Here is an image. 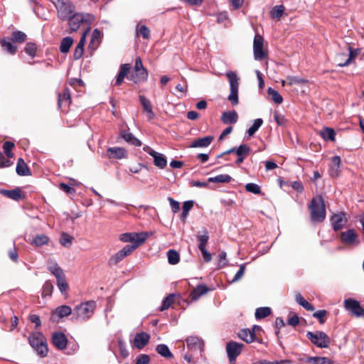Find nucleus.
<instances>
[{
	"label": "nucleus",
	"instance_id": "9b49d317",
	"mask_svg": "<svg viewBox=\"0 0 364 364\" xmlns=\"http://www.w3.org/2000/svg\"><path fill=\"white\" fill-rule=\"evenodd\" d=\"M263 37L256 33L253 41V53L256 60H262L266 57V53L263 50Z\"/></svg>",
	"mask_w": 364,
	"mask_h": 364
},
{
	"label": "nucleus",
	"instance_id": "a19ab883",
	"mask_svg": "<svg viewBox=\"0 0 364 364\" xmlns=\"http://www.w3.org/2000/svg\"><path fill=\"white\" fill-rule=\"evenodd\" d=\"M156 352L165 358H173V353L169 350L168 347L166 344H159L156 348Z\"/></svg>",
	"mask_w": 364,
	"mask_h": 364
},
{
	"label": "nucleus",
	"instance_id": "f257e3e1",
	"mask_svg": "<svg viewBox=\"0 0 364 364\" xmlns=\"http://www.w3.org/2000/svg\"><path fill=\"white\" fill-rule=\"evenodd\" d=\"M95 20V16L89 13H73L68 19V25L73 31H77L81 24L87 26V28H90L91 25Z\"/></svg>",
	"mask_w": 364,
	"mask_h": 364
},
{
	"label": "nucleus",
	"instance_id": "5701e85b",
	"mask_svg": "<svg viewBox=\"0 0 364 364\" xmlns=\"http://www.w3.org/2000/svg\"><path fill=\"white\" fill-rule=\"evenodd\" d=\"M149 73L148 71H135L134 70L132 73L127 76V78L134 82V83H140L143 82H146L148 79Z\"/></svg>",
	"mask_w": 364,
	"mask_h": 364
},
{
	"label": "nucleus",
	"instance_id": "2f4dec72",
	"mask_svg": "<svg viewBox=\"0 0 364 364\" xmlns=\"http://www.w3.org/2000/svg\"><path fill=\"white\" fill-rule=\"evenodd\" d=\"M213 139V136H207L203 138H199L194 140L190 145V147H207L211 144Z\"/></svg>",
	"mask_w": 364,
	"mask_h": 364
},
{
	"label": "nucleus",
	"instance_id": "ea45409f",
	"mask_svg": "<svg viewBox=\"0 0 364 364\" xmlns=\"http://www.w3.org/2000/svg\"><path fill=\"white\" fill-rule=\"evenodd\" d=\"M1 46L2 48L11 55H14L16 53L17 47L14 46L11 41H7L6 38L1 40Z\"/></svg>",
	"mask_w": 364,
	"mask_h": 364
},
{
	"label": "nucleus",
	"instance_id": "b1692460",
	"mask_svg": "<svg viewBox=\"0 0 364 364\" xmlns=\"http://www.w3.org/2000/svg\"><path fill=\"white\" fill-rule=\"evenodd\" d=\"M139 101L143 107L144 111L146 113L148 120H152L154 117V113L152 110L151 102L148 99H146L144 95L139 96Z\"/></svg>",
	"mask_w": 364,
	"mask_h": 364
},
{
	"label": "nucleus",
	"instance_id": "2eb2a0df",
	"mask_svg": "<svg viewBox=\"0 0 364 364\" xmlns=\"http://www.w3.org/2000/svg\"><path fill=\"white\" fill-rule=\"evenodd\" d=\"M150 340V335L146 332H140L135 335L134 340L131 341L132 346L137 349H142Z\"/></svg>",
	"mask_w": 364,
	"mask_h": 364
},
{
	"label": "nucleus",
	"instance_id": "f704fd0d",
	"mask_svg": "<svg viewBox=\"0 0 364 364\" xmlns=\"http://www.w3.org/2000/svg\"><path fill=\"white\" fill-rule=\"evenodd\" d=\"M49 237L44 235H37L34 237L31 240H30V244L34 245L36 247H41L45 245H47L49 242Z\"/></svg>",
	"mask_w": 364,
	"mask_h": 364
},
{
	"label": "nucleus",
	"instance_id": "37998d69",
	"mask_svg": "<svg viewBox=\"0 0 364 364\" xmlns=\"http://www.w3.org/2000/svg\"><path fill=\"white\" fill-rule=\"evenodd\" d=\"M193 200H187L183 203V206H182V213L181 215V219L183 223H185V221L188 217V212L193 208Z\"/></svg>",
	"mask_w": 364,
	"mask_h": 364
},
{
	"label": "nucleus",
	"instance_id": "cd10ccee",
	"mask_svg": "<svg viewBox=\"0 0 364 364\" xmlns=\"http://www.w3.org/2000/svg\"><path fill=\"white\" fill-rule=\"evenodd\" d=\"M16 171L18 175L25 176H31V172L27 164L24 162L23 159L19 158L16 164Z\"/></svg>",
	"mask_w": 364,
	"mask_h": 364
},
{
	"label": "nucleus",
	"instance_id": "0e129e2a",
	"mask_svg": "<svg viewBox=\"0 0 364 364\" xmlns=\"http://www.w3.org/2000/svg\"><path fill=\"white\" fill-rule=\"evenodd\" d=\"M36 46L33 43H28L25 47V52L30 56L34 57L36 52Z\"/></svg>",
	"mask_w": 364,
	"mask_h": 364
},
{
	"label": "nucleus",
	"instance_id": "680f3d73",
	"mask_svg": "<svg viewBox=\"0 0 364 364\" xmlns=\"http://www.w3.org/2000/svg\"><path fill=\"white\" fill-rule=\"evenodd\" d=\"M118 347L119 350L120 351V354L122 357L127 358L129 353L128 350L127 349V346L124 341H123L122 339L118 340Z\"/></svg>",
	"mask_w": 364,
	"mask_h": 364
},
{
	"label": "nucleus",
	"instance_id": "c85d7f7f",
	"mask_svg": "<svg viewBox=\"0 0 364 364\" xmlns=\"http://www.w3.org/2000/svg\"><path fill=\"white\" fill-rule=\"evenodd\" d=\"M130 68V65L127 63L122 64L120 65L119 71L115 81V85L119 86L122 83L124 77L127 75Z\"/></svg>",
	"mask_w": 364,
	"mask_h": 364
},
{
	"label": "nucleus",
	"instance_id": "c9c22d12",
	"mask_svg": "<svg viewBox=\"0 0 364 364\" xmlns=\"http://www.w3.org/2000/svg\"><path fill=\"white\" fill-rule=\"evenodd\" d=\"M152 157L154 159V164L156 167L163 169L166 166L167 160L164 154L158 153L156 151V154H154V155L152 156Z\"/></svg>",
	"mask_w": 364,
	"mask_h": 364
},
{
	"label": "nucleus",
	"instance_id": "ddd939ff",
	"mask_svg": "<svg viewBox=\"0 0 364 364\" xmlns=\"http://www.w3.org/2000/svg\"><path fill=\"white\" fill-rule=\"evenodd\" d=\"M136 250V245L134 246H124L122 250L118 251L114 255H112L109 263L110 265H115L121 262L124 257L129 255L134 250Z\"/></svg>",
	"mask_w": 364,
	"mask_h": 364
},
{
	"label": "nucleus",
	"instance_id": "a211bd4d",
	"mask_svg": "<svg viewBox=\"0 0 364 364\" xmlns=\"http://www.w3.org/2000/svg\"><path fill=\"white\" fill-rule=\"evenodd\" d=\"M107 156L109 159H126L127 157V151L122 147H109L107 150Z\"/></svg>",
	"mask_w": 364,
	"mask_h": 364
},
{
	"label": "nucleus",
	"instance_id": "864d4df0",
	"mask_svg": "<svg viewBox=\"0 0 364 364\" xmlns=\"http://www.w3.org/2000/svg\"><path fill=\"white\" fill-rule=\"evenodd\" d=\"M287 80H288L287 85L289 86L293 85H304L308 82L307 80L299 76H287Z\"/></svg>",
	"mask_w": 364,
	"mask_h": 364
},
{
	"label": "nucleus",
	"instance_id": "49530a36",
	"mask_svg": "<svg viewBox=\"0 0 364 364\" xmlns=\"http://www.w3.org/2000/svg\"><path fill=\"white\" fill-rule=\"evenodd\" d=\"M102 33L97 28H95L91 35V40L90 44L92 47H97L101 42Z\"/></svg>",
	"mask_w": 364,
	"mask_h": 364
},
{
	"label": "nucleus",
	"instance_id": "79ce46f5",
	"mask_svg": "<svg viewBox=\"0 0 364 364\" xmlns=\"http://www.w3.org/2000/svg\"><path fill=\"white\" fill-rule=\"evenodd\" d=\"M306 363L313 364H332L333 362L326 357H308L306 359Z\"/></svg>",
	"mask_w": 364,
	"mask_h": 364
},
{
	"label": "nucleus",
	"instance_id": "1a4fd4ad",
	"mask_svg": "<svg viewBox=\"0 0 364 364\" xmlns=\"http://www.w3.org/2000/svg\"><path fill=\"white\" fill-rule=\"evenodd\" d=\"M344 307L352 316L356 318H364V309L357 300L351 298L346 299L344 301Z\"/></svg>",
	"mask_w": 364,
	"mask_h": 364
},
{
	"label": "nucleus",
	"instance_id": "774afa93",
	"mask_svg": "<svg viewBox=\"0 0 364 364\" xmlns=\"http://www.w3.org/2000/svg\"><path fill=\"white\" fill-rule=\"evenodd\" d=\"M150 361V358L146 354H140L136 358L135 364H149Z\"/></svg>",
	"mask_w": 364,
	"mask_h": 364
},
{
	"label": "nucleus",
	"instance_id": "4d7b16f0",
	"mask_svg": "<svg viewBox=\"0 0 364 364\" xmlns=\"http://www.w3.org/2000/svg\"><path fill=\"white\" fill-rule=\"evenodd\" d=\"M14 147V144L11 141H5L3 145V149L8 158H12L14 156V154L12 152V149Z\"/></svg>",
	"mask_w": 364,
	"mask_h": 364
},
{
	"label": "nucleus",
	"instance_id": "aec40b11",
	"mask_svg": "<svg viewBox=\"0 0 364 364\" xmlns=\"http://www.w3.org/2000/svg\"><path fill=\"white\" fill-rule=\"evenodd\" d=\"M89 32L90 28H86V30L83 32L79 43L76 46L73 53V58L75 60L80 59L82 57L84 52V46L86 41L87 35Z\"/></svg>",
	"mask_w": 364,
	"mask_h": 364
},
{
	"label": "nucleus",
	"instance_id": "338daca9",
	"mask_svg": "<svg viewBox=\"0 0 364 364\" xmlns=\"http://www.w3.org/2000/svg\"><path fill=\"white\" fill-rule=\"evenodd\" d=\"M327 311L326 310H319L314 313L313 316L316 318L319 323L323 324L325 322L324 317L326 316Z\"/></svg>",
	"mask_w": 364,
	"mask_h": 364
},
{
	"label": "nucleus",
	"instance_id": "c756f323",
	"mask_svg": "<svg viewBox=\"0 0 364 364\" xmlns=\"http://www.w3.org/2000/svg\"><path fill=\"white\" fill-rule=\"evenodd\" d=\"M238 119V115L236 111L225 112L221 115V121L224 124H235Z\"/></svg>",
	"mask_w": 364,
	"mask_h": 364
},
{
	"label": "nucleus",
	"instance_id": "f8f14e48",
	"mask_svg": "<svg viewBox=\"0 0 364 364\" xmlns=\"http://www.w3.org/2000/svg\"><path fill=\"white\" fill-rule=\"evenodd\" d=\"M244 345L240 343L230 341L226 345L228 357L230 363L235 362L237 357L241 353Z\"/></svg>",
	"mask_w": 364,
	"mask_h": 364
},
{
	"label": "nucleus",
	"instance_id": "4be33fe9",
	"mask_svg": "<svg viewBox=\"0 0 364 364\" xmlns=\"http://www.w3.org/2000/svg\"><path fill=\"white\" fill-rule=\"evenodd\" d=\"M250 152V148L247 144H241L235 150V154L237 156V159L235 161L236 165H240L245 157L249 155Z\"/></svg>",
	"mask_w": 364,
	"mask_h": 364
},
{
	"label": "nucleus",
	"instance_id": "9d476101",
	"mask_svg": "<svg viewBox=\"0 0 364 364\" xmlns=\"http://www.w3.org/2000/svg\"><path fill=\"white\" fill-rule=\"evenodd\" d=\"M199 297H191V302L197 301V299ZM176 301L183 309L186 308L190 303V301H187L184 299V297H164V299L162 301V304H161V307L159 308V310L161 311L166 310L169 307H171L172 304H175V303Z\"/></svg>",
	"mask_w": 364,
	"mask_h": 364
},
{
	"label": "nucleus",
	"instance_id": "72a5a7b5",
	"mask_svg": "<svg viewBox=\"0 0 364 364\" xmlns=\"http://www.w3.org/2000/svg\"><path fill=\"white\" fill-rule=\"evenodd\" d=\"M48 269L56 277V279L65 276L63 269L56 262L52 261L51 259H49L48 261Z\"/></svg>",
	"mask_w": 364,
	"mask_h": 364
},
{
	"label": "nucleus",
	"instance_id": "393cba45",
	"mask_svg": "<svg viewBox=\"0 0 364 364\" xmlns=\"http://www.w3.org/2000/svg\"><path fill=\"white\" fill-rule=\"evenodd\" d=\"M71 103L70 91L69 88L65 87L62 93L58 94V104L60 107L63 106H69Z\"/></svg>",
	"mask_w": 364,
	"mask_h": 364
},
{
	"label": "nucleus",
	"instance_id": "58836bf2",
	"mask_svg": "<svg viewBox=\"0 0 364 364\" xmlns=\"http://www.w3.org/2000/svg\"><path fill=\"white\" fill-rule=\"evenodd\" d=\"M272 314V309L268 306L259 307L256 309L255 316L256 319H262Z\"/></svg>",
	"mask_w": 364,
	"mask_h": 364
},
{
	"label": "nucleus",
	"instance_id": "e2e57ef3",
	"mask_svg": "<svg viewBox=\"0 0 364 364\" xmlns=\"http://www.w3.org/2000/svg\"><path fill=\"white\" fill-rule=\"evenodd\" d=\"M274 119L279 126H284L287 123V119L284 115L279 114L277 111L274 112Z\"/></svg>",
	"mask_w": 364,
	"mask_h": 364
},
{
	"label": "nucleus",
	"instance_id": "0eeeda50",
	"mask_svg": "<svg viewBox=\"0 0 364 364\" xmlns=\"http://www.w3.org/2000/svg\"><path fill=\"white\" fill-rule=\"evenodd\" d=\"M226 76L228 78L230 89L228 99L232 105H236L238 104L239 78L237 74L232 71L228 72Z\"/></svg>",
	"mask_w": 364,
	"mask_h": 364
},
{
	"label": "nucleus",
	"instance_id": "bf43d9fd",
	"mask_svg": "<svg viewBox=\"0 0 364 364\" xmlns=\"http://www.w3.org/2000/svg\"><path fill=\"white\" fill-rule=\"evenodd\" d=\"M296 303L301 305L307 311H314V307L307 301L304 297H296Z\"/></svg>",
	"mask_w": 364,
	"mask_h": 364
},
{
	"label": "nucleus",
	"instance_id": "f3484780",
	"mask_svg": "<svg viewBox=\"0 0 364 364\" xmlns=\"http://www.w3.org/2000/svg\"><path fill=\"white\" fill-rule=\"evenodd\" d=\"M341 240L342 242L348 245H358L360 242L358 240V235L353 229H349L345 232H342L341 234Z\"/></svg>",
	"mask_w": 364,
	"mask_h": 364
},
{
	"label": "nucleus",
	"instance_id": "de8ad7c7",
	"mask_svg": "<svg viewBox=\"0 0 364 364\" xmlns=\"http://www.w3.org/2000/svg\"><path fill=\"white\" fill-rule=\"evenodd\" d=\"M232 177L228 174H220L215 177H210L208 179V182L212 183H230Z\"/></svg>",
	"mask_w": 364,
	"mask_h": 364
},
{
	"label": "nucleus",
	"instance_id": "8fccbe9b",
	"mask_svg": "<svg viewBox=\"0 0 364 364\" xmlns=\"http://www.w3.org/2000/svg\"><path fill=\"white\" fill-rule=\"evenodd\" d=\"M268 95L272 97V100L276 103V104H282L283 102V97L282 95L279 93L278 91L274 90L272 87H269L267 90Z\"/></svg>",
	"mask_w": 364,
	"mask_h": 364
},
{
	"label": "nucleus",
	"instance_id": "6ab92c4d",
	"mask_svg": "<svg viewBox=\"0 0 364 364\" xmlns=\"http://www.w3.org/2000/svg\"><path fill=\"white\" fill-rule=\"evenodd\" d=\"M346 222V215L342 213L335 214L331 218V225L335 231L342 229Z\"/></svg>",
	"mask_w": 364,
	"mask_h": 364
},
{
	"label": "nucleus",
	"instance_id": "7ed1b4c3",
	"mask_svg": "<svg viewBox=\"0 0 364 364\" xmlns=\"http://www.w3.org/2000/svg\"><path fill=\"white\" fill-rule=\"evenodd\" d=\"M309 208L312 221L320 223L326 218V208L321 196L314 198L311 200Z\"/></svg>",
	"mask_w": 364,
	"mask_h": 364
},
{
	"label": "nucleus",
	"instance_id": "423d86ee",
	"mask_svg": "<svg viewBox=\"0 0 364 364\" xmlns=\"http://www.w3.org/2000/svg\"><path fill=\"white\" fill-rule=\"evenodd\" d=\"M149 235L148 232H126L120 235L119 240L124 242H132V244L127 245L126 246H134L136 249L143 244Z\"/></svg>",
	"mask_w": 364,
	"mask_h": 364
},
{
	"label": "nucleus",
	"instance_id": "13d9d810",
	"mask_svg": "<svg viewBox=\"0 0 364 364\" xmlns=\"http://www.w3.org/2000/svg\"><path fill=\"white\" fill-rule=\"evenodd\" d=\"M245 190L247 192L254 193V194H260L261 193V188L259 185L254 183H249L245 185Z\"/></svg>",
	"mask_w": 364,
	"mask_h": 364
},
{
	"label": "nucleus",
	"instance_id": "bb28decb",
	"mask_svg": "<svg viewBox=\"0 0 364 364\" xmlns=\"http://www.w3.org/2000/svg\"><path fill=\"white\" fill-rule=\"evenodd\" d=\"M1 193L4 196L8 197L14 200H19L22 198L24 197L23 194L21 192V190L19 188H16L14 190H1Z\"/></svg>",
	"mask_w": 364,
	"mask_h": 364
},
{
	"label": "nucleus",
	"instance_id": "5fc2aeb1",
	"mask_svg": "<svg viewBox=\"0 0 364 364\" xmlns=\"http://www.w3.org/2000/svg\"><path fill=\"white\" fill-rule=\"evenodd\" d=\"M263 123V120L260 118L256 119L253 124L247 130V134L251 136L254 135V134L259 129V128L262 126Z\"/></svg>",
	"mask_w": 364,
	"mask_h": 364
},
{
	"label": "nucleus",
	"instance_id": "4c0bfd02",
	"mask_svg": "<svg viewBox=\"0 0 364 364\" xmlns=\"http://www.w3.org/2000/svg\"><path fill=\"white\" fill-rule=\"evenodd\" d=\"M213 288H209L205 284H198L194 288L189 296H203L212 291Z\"/></svg>",
	"mask_w": 364,
	"mask_h": 364
},
{
	"label": "nucleus",
	"instance_id": "39448f33",
	"mask_svg": "<svg viewBox=\"0 0 364 364\" xmlns=\"http://www.w3.org/2000/svg\"><path fill=\"white\" fill-rule=\"evenodd\" d=\"M95 307V301L90 300L77 305L74 309V313L77 318L87 320L92 316Z\"/></svg>",
	"mask_w": 364,
	"mask_h": 364
},
{
	"label": "nucleus",
	"instance_id": "052dcab7",
	"mask_svg": "<svg viewBox=\"0 0 364 364\" xmlns=\"http://www.w3.org/2000/svg\"><path fill=\"white\" fill-rule=\"evenodd\" d=\"M284 11V6L283 5L275 6L271 11V16L273 18H279Z\"/></svg>",
	"mask_w": 364,
	"mask_h": 364
},
{
	"label": "nucleus",
	"instance_id": "6e6d98bb",
	"mask_svg": "<svg viewBox=\"0 0 364 364\" xmlns=\"http://www.w3.org/2000/svg\"><path fill=\"white\" fill-rule=\"evenodd\" d=\"M73 237L68 233L63 232L60 238V243L65 247H69L72 245Z\"/></svg>",
	"mask_w": 364,
	"mask_h": 364
},
{
	"label": "nucleus",
	"instance_id": "09e8293b",
	"mask_svg": "<svg viewBox=\"0 0 364 364\" xmlns=\"http://www.w3.org/2000/svg\"><path fill=\"white\" fill-rule=\"evenodd\" d=\"M197 239H198V241L199 242L198 248L200 249L202 247H205V246L208 243V241L209 240V235H208V230L206 229H204L202 231L201 235H197Z\"/></svg>",
	"mask_w": 364,
	"mask_h": 364
},
{
	"label": "nucleus",
	"instance_id": "6e6552de",
	"mask_svg": "<svg viewBox=\"0 0 364 364\" xmlns=\"http://www.w3.org/2000/svg\"><path fill=\"white\" fill-rule=\"evenodd\" d=\"M306 337L314 345L321 348H328L331 343L329 336L323 331H308Z\"/></svg>",
	"mask_w": 364,
	"mask_h": 364
},
{
	"label": "nucleus",
	"instance_id": "473e14b6",
	"mask_svg": "<svg viewBox=\"0 0 364 364\" xmlns=\"http://www.w3.org/2000/svg\"><path fill=\"white\" fill-rule=\"evenodd\" d=\"M121 136L127 142L129 143L130 144L136 146H141V141L129 132L124 130L122 131Z\"/></svg>",
	"mask_w": 364,
	"mask_h": 364
},
{
	"label": "nucleus",
	"instance_id": "e433bc0d",
	"mask_svg": "<svg viewBox=\"0 0 364 364\" xmlns=\"http://www.w3.org/2000/svg\"><path fill=\"white\" fill-rule=\"evenodd\" d=\"M320 136L325 141H335L336 132L333 129L330 127H324L320 131Z\"/></svg>",
	"mask_w": 364,
	"mask_h": 364
},
{
	"label": "nucleus",
	"instance_id": "a18cd8bd",
	"mask_svg": "<svg viewBox=\"0 0 364 364\" xmlns=\"http://www.w3.org/2000/svg\"><path fill=\"white\" fill-rule=\"evenodd\" d=\"M73 43V39L71 37L63 38L60 46V52L63 53H68Z\"/></svg>",
	"mask_w": 364,
	"mask_h": 364
},
{
	"label": "nucleus",
	"instance_id": "603ef678",
	"mask_svg": "<svg viewBox=\"0 0 364 364\" xmlns=\"http://www.w3.org/2000/svg\"><path fill=\"white\" fill-rule=\"evenodd\" d=\"M26 35L22 31H14L11 33V40L13 42L22 43L26 41Z\"/></svg>",
	"mask_w": 364,
	"mask_h": 364
},
{
	"label": "nucleus",
	"instance_id": "20e7f679",
	"mask_svg": "<svg viewBox=\"0 0 364 364\" xmlns=\"http://www.w3.org/2000/svg\"><path fill=\"white\" fill-rule=\"evenodd\" d=\"M57 10L58 17L66 21L75 12V6L70 0H50Z\"/></svg>",
	"mask_w": 364,
	"mask_h": 364
},
{
	"label": "nucleus",
	"instance_id": "7c9ffc66",
	"mask_svg": "<svg viewBox=\"0 0 364 364\" xmlns=\"http://www.w3.org/2000/svg\"><path fill=\"white\" fill-rule=\"evenodd\" d=\"M238 336L242 341L247 343L253 342L256 338L255 331H251L249 328L242 329L240 331Z\"/></svg>",
	"mask_w": 364,
	"mask_h": 364
},
{
	"label": "nucleus",
	"instance_id": "3c124183",
	"mask_svg": "<svg viewBox=\"0 0 364 364\" xmlns=\"http://www.w3.org/2000/svg\"><path fill=\"white\" fill-rule=\"evenodd\" d=\"M136 33L137 35H141L144 39H149L150 37V30L145 25H137Z\"/></svg>",
	"mask_w": 364,
	"mask_h": 364
},
{
	"label": "nucleus",
	"instance_id": "dca6fc26",
	"mask_svg": "<svg viewBox=\"0 0 364 364\" xmlns=\"http://www.w3.org/2000/svg\"><path fill=\"white\" fill-rule=\"evenodd\" d=\"M51 342L57 349L62 350L66 348L68 339L63 333L55 331L52 334Z\"/></svg>",
	"mask_w": 364,
	"mask_h": 364
},
{
	"label": "nucleus",
	"instance_id": "f03ea898",
	"mask_svg": "<svg viewBox=\"0 0 364 364\" xmlns=\"http://www.w3.org/2000/svg\"><path fill=\"white\" fill-rule=\"evenodd\" d=\"M28 342L40 357L47 356L48 348L46 338L41 332L32 333L28 337Z\"/></svg>",
	"mask_w": 364,
	"mask_h": 364
},
{
	"label": "nucleus",
	"instance_id": "4468645a",
	"mask_svg": "<svg viewBox=\"0 0 364 364\" xmlns=\"http://www.w3.org/2000/svg\"><path fill=\"white\" fill-rule=\"evenodd\" d=\"M186 341L189 350L201 354L204 348V343L201 338L197 336H189Z\"/></svg>",
	"mask_w": 364,
	"mask_h": 364
},
{
	"label": "nucleus",
	"instance_id": "c03bdc74",
	"mask_svg": "<svg viewBox=\"0 0 364 364\" xmlns=\"http://www.w3.org/2000/svg\"><path fill=\"white\" fill-rule=\"evenodd\" d=\"M168 262L170 264L174 265L179 262L180 255L175 250H169L167 252Z\"/></svg>",
	"mask_w": 364,
	"mask_h": 364
},
{
	"label": "nucleus",
	"instance_id": "412c9836",
	"mask_svg": "<svg viewBox=\"0 0 364 364\" xmlns=\"http://www.w3.org/2000/svg\"><path fill=\"white\" fill-rule=\"evenodd\" d=\"M72 312L71 308L68 306H58L54 311H53L50 319L53 321H58V318H61L64 316L70 315Z\"/></svg>",
	"mask_w": 364,
	"mask_h": 364
},
{
	"label": "nucleus",
	"instance_id": "69168bd1",
	"mask_svg": "<svg viewBox=\"0 0 364 364\" xmlns=\"http://www.w3.org/2000/svg\"><path fill=\"white\" fill-rule=\"evenodd\" d=\"M58 282V288L62 294H64L68 287V285L65 279V276L60 278L56 279Z\"/></svg>",
	"mask_w": 364,
	"mask_h": 364
},
{
	"label": "nucleus",
	"instance_id": "a878e982",
	"mask_svg": "<svg viewBox=\"0 0 364 364\" xmlns=\"http://www.w3.org/2000/svg\"><path fill=\"white\" fill-rule=\"evenodd\" d=\"M349 55L348 58L343 63H338L339 67H346L352 63L353 60L359 55L360 53V48H353L348 46Z\"/></svg>",
	"mask_w": 364,
	"mask_h": 364
}]
</instances>
